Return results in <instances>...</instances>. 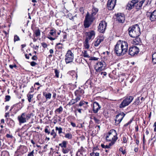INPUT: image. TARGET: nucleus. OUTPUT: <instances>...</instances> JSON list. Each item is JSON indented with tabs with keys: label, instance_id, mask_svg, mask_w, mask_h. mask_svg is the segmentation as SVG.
Returning <instances> with one entry per match:
<instances>
[{
	"label": "nucleus",
	"instance_id": "2",
	"mask_svg": "<svg viewBox=\"0 0 156 156\" xmlns=\"http://www.w3.org/2000/svg\"><path fill=\"white\" fill-rule=\"evenodd\" d=\"M129 34L130 37L133 38H137L138 40L140 41L138 38L140 34V29L139 26L137 24L133 25L129 28Z\"/></svg>",
	"mask_w": 156,
	"mask_h": 156
},
{
	"label": "nucleus",
	"instance_id": "57",
	"mask_svg": "<svg viewBox=\"0 0 156 156\" xmlns=\"http://www.w3.org/2000/svg\"><path fill=\"white\" fill-rule=\"evenodd\" d=\"M51 41H52L55 40L56 39V38H53L51 37L49 35L47 37Z\"/></svg>",
	"mask_w": 156,
	"mask_h": 156
},
{
	"label": "nucleus",
	"instance_id": "41",
	"mask_svg": "<svg viewBox=\"0 0 156 156\" xmlns=\"http://www.w3.org/2000/svg\"><path fill=\"white\" fill-rule=\"evenodd\" d=\"M76 96V98L75 99H74V101L75 103L77 102L78 101H80V97L79 95H75Z\"/></svg>",
	"mask_w": 156,
	"mask_h": 156
},
{
	"label": "nucleus",
	"instance_id": "55",
	"mask_svg": "<svg viewBox=\"0 0 156 156\" xmlns=\"http://www.w3.org/2000/svg\"><path fill=\"white\" fill-rule=\"evenodd\" d=\"M42 45L44 48H46L47 47V44L45 42H43L41 43Z\"/></svg>",
	"mask_w": 156,
	"mask_h": 156
},
{
	"label": "nucleus",
	"instance_id": "40",
	"mask_svg": "<svg viewBox=\"0 0 156 156\" xmlns=\"http://www.w3.org/2000/svg\"><path fill=\"white\" fill-rule=\"evenodd\" d=\"M75 103L74 101V99H71L69 103L67 104L68 105H72Z\"/></svg>",
	"mask_w": 156,
	"mask_h": 156
},
{
	"label": "nucleus",
	"instance_id": "59",
	"mask_svg": "<svg viewBox=\"0 0 156 156\" xmlns=\"http://www.w3.org/2000/svg\"><path fill=\"white\" fill-rule=\"evenodd\" d=\"M123 142L124 143H126L127 142V139L126 136H124L123 137Z\"/></svg>",
	"mask_w": 156,
	"mask_h": 156
},
{
	"label": "nucleus",
	"instance_id": "62",
	"mask_svg": "<svg viewBox=\"0 0 156 156\" xmlns=\"http://www.w3.org/2000/svg\"><path fill=\"white\" fill-rule=\"evenodd\" d=\"M145 3V5H147L148 3H149V4H150L151 3V1H149V0H145L144 2Z\"/></svg>",
	"mask_w": 156,
	"mask_h": 156
},
{
	"label": "nucleus",
	"instance_id": "53",
	"mask_svg": "<svg viewBox=\"0 0 156 156\" xmlns=\"http://www.w3.org/2000/svg\"><path fill=\"white\" fill-rule=\"evenodd\" d=\"M10 68L11 69H13V68H16L17 67V66L16 64H14L13 65H10L9 66Z\"/></svg>",
	"mask_w": 156,
	"mask_h": 156
},
{
	"label": "nucleus",
	"instance_id": "37",
	"mask_svg": "<svg viewBox=\"0 0 156 156\" xmlns=\"http://www.w3.org/2000/svg\"><path fill=\"white\" fill-rule=\"evenodd\" d=\"M50 134L51 135L53 136V138H55L57 135L56 133L55 132V130L54 129H53L51 130V132Z\"/></svg>",
	"mask_w": 156,
	"mask_h": 156
},
{
	"label": "nucleus",
	"instance_id": "32",
	"mask_svg": "<svg viewBox=\"0 0 156 156\" xmlns=\"http://www.w3.org/2000/svg\"><path fill=\"white\" fill-rule=\"evenodd\" d=\"M1 156H9V153L6 151H3L2 152Z\"/></svg>",
	"mask_w": 156,
	"mask_h": 156
},
{
	"label": "nucleus",
	"instance_id": "52",
	"mask_svg": "<svg viewBox=\"0 0 156 156\" xmlns=\"http://www.w3.org/2000/svg\"><path fill=\"white\" fill-rule=\"evenodd\" d=\"M133 120V119H131L128 122H127V123L125 124L124 126H128L132 122Z\"/></svg>",
	"mask_w": 156,
	"mask_h": 156
},
{
	"label": "nucleus",
	"instance_id": "58",
	"mask_svg": "<svg viewBox=\"0 0 156 156\" xmlns=\"http://www.w3.org/2000/svg\"><path fill=\"white\" fill-rule=\"evenodd\" d=\"M101 147L102 148H108V146L107 145H105L104 144H101Z\"/></svg>",
	"mask_w": 156,
	"mask_h": 156
},
{
	"label": "nucleus",
	"instance_id": "54",
	"mask_svg": "<svg viewBox=\"0 0 156 156\" xmlns=\"http://www.w3.org/2000/svg\"><path fill=\"white\" fill-rule=\"evenodd\" d=\"M98 59V58H96V57H90L89 59L90 60H97Z\"/></svg>",
	"mask_w": 156,
	"mask_h": 156
},
{
	"label": "nucleus",
	"instance_id": "20",
	"mask_svg": "<svg viewBox=\"0 0 156 156\" xmlns=\"http://www.w3.org/2000/svg\"><path fill=\"white\" fill-rule=\"evenodd\" d=\"M70 75L72 76L73 80H76L77 78V75L75 71H72L70 73Z\"/></svg>",
	"mask_w": 156,
	"mask_h": 156
},
{
	"label": "nucleus",
	"instance_id": "25",
	"mask_svg": "<svg viewBox=\"0 0 156 156\" xmlns=\"http://www.w3.org/2000/svg\"><path fill=\"white\" fill-rule=\"evenodd\" d=\"M63 111V108L62 106H60L59 108L56 109L55 111L56 113L60 114Z\"/></svg>",
	"mask_w": 156,
	"mask_h": 156
},
{
	"label": "nucleus",
	"instance_id": "8",
	"mask_svg": "<svg viewBox=\"0 0 156 156\" xmlns=\"http://www.w3.org/2000/svg\"><path fill=\"white\" fill-rule=\"evenodd\" d=\"M138 48L135 46L130 47L129 50V54L131 56H134L139 52Z\"/></svg>",
	"mask_w": 156,
	"mask_h": 156
},
{
	"label": "nucleus",
	"instance_id": "15",
	"mask_svg": "<svg viewBox=\"0 0 156 156\" xmlns=\"http://www.w3.org/2000/svg\"><path fill=\"white\" fill-rule=\"evenodd\" d=\"M94 15H92V14L90 15L88 12L86 16H85V19L87 20H89L91 23H92L94 19Z\"/></svg>",
	"mask_w": 156,
	"mask_h": 156
},
{
	"label": "nucleus",
	"instance_id": "34",
	"mask_svg": "<svg viewBox=\"0 0 156 156\" xmlns=\"http://www.w3.org/2000/svg\"><path fill=\"white\" fill-rule=\"evenodd\" d=\"M44 95L47 99H50L51 98V93H48L44 95Z\"/></svg>",
	"mask_w": 156,
	"mask_h": 156
},
{
	"label": "nucleus",
	"instance_id": "13",
	"mask_svg": "<svg viewBox=\"0 0 156 156\" xmlns=\"http://www.w3.org/2000/svg\"><path fill=\"white\" fill-rule=\"evenodd\" d=\"M101 108V106L96 101L94 102L93 103V110L94 113H97Z\"/></svg>",
	"mask_w": 156,
	"mask_h": 156
},
{
	"label": "nucleus",
	"instance_id": "1",
	"mask_svg": "<svg viewBox=\"0 0 156 156\" xmlns=\"http://www.w3.org/2000/svg\"><path fill=\"white\" fill-rule=\"evenodd\" d=\"M128 44L125 41H119L115 45L114 51L118 56H122L127 52Z\"/></svg>",
	"mask_w": 156,
	"mask_h": 156
},
{
	"label": "nucleus",
	"instance_id": "64",
	"mask_svg": "<svg viewBox=\"0 0 156 156\" xmlns=\"http://www.w3.org/2000/svg\"><path fill=\"white\" fill-rule=\"evenodd\" d=\"M44 132L45 133H47L48 134H49L50 132L48 131L47 128H45L44 129Z\"/></svg>",
	"mask_w": 156,
	"mask_h": 156
},
{
	"label": "nucleus",
	"instance_id": "49",
	"mask_svg": "<svg viewBox=\"0 0 156 156\" xmlns=\"http://www.w3.org/2000/svg\"><path fill=\"white\" fill-rule=\"evenodd\" d=\"M130 1L135 5L139 2V0H132Z\"/></svg>",
	"mask_w": 156,
	"mask_h": 156
},
{
	"label": "nucleus",
	"instance_id": "30",
	"mask_svg": "<svg viewBox=\"0 0 156 156\" xmlns=\"http://www.w3.org/2000/svg\"><path fill=\"white\" fill-rule=\"evenodd\" d=\"M82 53L83 54V56L84 57L87 58L90 57V56L87 53V51H84L83 52H82Z\"/></svg>",
	"mask_w": 156,
	"mask_h": 156
},
{
	"label": "nucleus",
	"instance_id": "48",
	"mask_svg": "<svg viewBox=\"0 0 156 156\" xmlns=\"http://www.w3.org/2000/svg\"><path fill=\"white\" fill-rule=\"evenodd\" d=\"M140 98L139 97L137 98L136 99L135 101V103L136 105H138L140 103Z\"/></svg>",
	"mask_w": 156,
	"mask_h": 156
},
{
	"label": "nucleus",
	"instance_id": "23",
	"mask_svg": "<svg viewBox=\"0 0 156 156\" xmlns=\"http://www.w3.org/2000/svg\"><path fill=\"white\" fill-rule=\"evenodd\" d=\"M90 156H99V153L96 152L95 148L93 150V152L90 154Z\"/></svg>",
	"mask_w": 156,
	"mask_h": 156
},
{
	"label": "nucleus",
	"instance_id": "50",
	"mask_svg": "<svg viewBox=\"0 0 156 156\" xmlns=\"http://www.w3.org/2000/svg\"><path fill=\"white\" fill-rule=\"evenodd\" d=\"M93 119L94 120V121L96 123L98 124L99 123L100 120L99 119H97L95 117H94Z\"/></svg>",
	"mask_w": 156,
	"mask_h": 156
},
{
	"label": "nucleus",
	"instance_id": "10",
	"mask_svg": "<svg viewBox=\"0 0 156 156\" xmlns=\"http://www.w3.org/2000/svg\"><path fill=\"white\" fill-rule=\"evenodd\" d=\"M95 32L94 30H91L88 32H86V39L90 41L94 39L95 35Z\"/></svg>",
	"mask_w": 156,
	"mask_h": 156
},
{
	"label": "nucleus",
	"instance_id": "4",
	"mask_svg": "<svg viewBox=\"0 0 156 156\" xmlns=\"http://www.w3.org/2000/svg\"><path fill=\"white\" fill-rule=\"evenodd\" d=\"M133 99V97L132 96L126 97L119 105V108H124L128 106L132 101Z\"/></svg>",
	"mask_w": 156,
	"mask_h": 156
},
{
	"label": "nucleus",
	"instance_id": "51",
	"mask_svg": "<svg viewBox=\"0 0 156 156\" xmlns=\"http://www.w3.org/2000/svg\"><path fill=\"white\" fill-rule=\"evenodd\" d=\"M85 104V101H81L79 104L80 106H81Z\"/></svg>",
	"mask_w": 156,
	"mask_h": 156
},
{
	"label": "nucleus",
	"instance_id": "56",
	"mask_svg": "<svg viewBox=\"0 0 156 156\" xmlns=\"http://www.w3.org/2000/svg\"><path fill=\"white\" fill-rule=\"evenodd\" d=\"M80 11L82 14H83L84 12V9L83 7H81L80 9Z\"/></svg>",
	"mask_w": 156,
	"mask_h": 156
},
{
	"label": "nucleus",
	"instance_id": "6",
	"mask_svg": "<svg viewBox=\"0 0 156 156\" xmlns=\"http://www.w3.org/2000/svg\"><path fill=\"white\" fill-rule=\"evenodd\" d=\"M74 58V54L71 50H68L66 55L65 60L66 63L67 64L72 62Z\"/></svg>",
	"mask_w": 156,
	"mask_h": 156
},
{
	"label": "nucleus",
	"instance_id": "39",
	"mask_svg": "<svg viewBox=\"0 0 156 156\" xmlns=\"http://www.w3.org/2000/svg\"><path fill=\"white\" fill-rule=\"evenodd\" d=\"M35 34L36 37L39 36L40 35V32L39 30H36L35 31Z\"/></svg>",
	"mask_w": 156,
	"mask_h": 156
},
{
	"label": "nucleus",
	"instance_id": "29",
	"mask_svg": "<svg viewBox=\"0 0 156 156\" xmlns=\"http://www.w3.org/2000/svg\"><path fill=\"white\" fill-rule=\"evenodd\" d=\"M70 150L69 149L66 147L63 148L62 149V151L64 154H66L68 153L69 151Z\"/></svg>",
	"mask_w": 156,
	"mask_h": 156
},
{
	"label": "nucleus",
	"instance_id": "33",
	"mask_svg": "<svg viewBox=\"0 0 156 156\" xmlns=\"http://www.w3.org/2000/svg\"><path fill=\"white\" fill-rule=\"evenodd\" d=\"M62 129L61 127H55V130L56 131L58 130V133L59 134H60L61 133H62Z\"/></svg>",
	"mask_w": 156,
	"mask_h": 156
},
{
	"label": "nucleus",
	"instance_id": "9",
	"mask_svg": "<svg viewBox=\"0 0 156 156\" xmlns=\"http://www.w3.org/2000/svg\"><path fill=\"white\" fill-rule=\"evenodd\" d=\"M106 26L107 23L105 22L101 21L98 27V31L101 33H103L106 29Z\"/></svg>",
	"mask_w": 156,
	"mask_h": 156
},
{
	"label": "nucleus",
	"instance_id": "35",
	"mask_svg": "<svg viewBox=\"0 0 156 156\" xmlns=\"http://www.w3.org/2000/svg\"><path fill=\"white\" fill-rule=\"evenodd\" d=\"M55 47L58 49H61L62 48V44L60 43L57 44Z\"/></svg>",
	"mask_w": 156,
	"mask_h": 156
},
{
	"label": "nucleus",
	"instance_id": "28",
	"mask_svg": "<svg viewBox=\"0 0 156 156\" xmlns=\"http://www.w3.org/2000/svg\"><path fill=\"white\" fill-rule=\"evenodd\" d=\"M56 33V30L53 29L50 30V32H49L50 34L52 36H54L55 35Z\"/></svg>",
	"mask_w": 156,
	"mask_h": 156
},
{
	"label": "nucleus",
	"instance_id": "16",
	"mask_svg": "<svg viewBox=\"0 0 156 156\" xmlns=\"http://www.w3.org/2000/svg\"><path fill=\"white\" fill-rule=\"evenodd\" d=\"M84 93V91L82 89L80 90H76L74 94L75 95H79L80 97H81V95L83 94Z\"/></svg>",
	"mask_w": 156,
	"mask_h": 156
},
{
	"label": "nucleus",
	"instance_id": "46",
	"mask_svg": "<svg viewBox=\"0 0 156 156\" xmlns=\"http://www.w3.org/2000/svg\"><path fill=\"white\" fill-rule=\"evenodd\" d=\"M34 150H33L32 151L29 152L28 154H27V156H34Z\"/></svg>",
	"mask_w": 156,
	"mask_h": 156
},
{
	"label": "nucleus",
	"instance_id": "36",
	"mask_svg": "<svg viewBox=\"0 0 156 156\" xmlns=\"http://www.w3.org/2000/svg\"><path fill=\"white\" fill-rule=\"evenodd\" d=\"M33 94H28L27 95L28 100L29 102L31 101V99L33 98Z\"/></svg>",
	"mask_w": 156,
	"mask_h": 156
},
{
	"label": "nucleus",
	"instance_id": "21",
	"mask_svg": "<svg viewBox=\"0 0 156 156\" xmlns=\"http://www.w3.org/2000/svg\"><path fill=\"white\" fill-rule=\"evenodd\" d=\"M152 61L154 64H156V51L152 55Z\"/></svg>",
	"mask_w": 156,
	"mask_h": 156
},
{
	"label": "nucleus",
	"instance_id": "22",
	"mask_svg": "<svg viewBox=\"0 0 156 156\" xmlns=\"http://www.w3.org/2000/svg\"><path fill=\"white\" fill-rule=\"evenodd\" d=\"M89 40L85 39L83 45L86 49H88L90 47V45L89 44Z\"/></svg>",
	"mask_w": 156,
	"mask_h": 156
},
{
	"label": "nucleus",
	"instance_id": "19",
	"mask_svg": "<svg viewBox=\"0 0 156 156\" xmlns=\"http://www.w3.org/2000/svg\"><path fill=\"white\" fill-rule=\"evenodd\" d=\"M84 25L85 28H87L89 27L91 23L90 21L85 19L84 21Z\"/></svg>",
	"mask_w": 156,
	"mask_h": 156
},
{
	"label": "nucleus",
	"instance_id": "11",
	"mask_svg": "<svg viewBox=\"0 0 156 156\" xmlns=\"http://www.w3.org/2000/svg\"><path fill=\"white\" fill-rule=\"evenodd\" d=\"M116 0H108V2L107 7L109 10L113 9L115 5Z\"/></svg>",
	"mask_w": 156,
	"mask_h": 156
},
{
	"label": "nucleus",
	"instance_id": "63",
	"mask_svg": "<svg viewBox=\"0 0 156 156\" xmlns=\"http://www.w3.org/2000/svg\"><path fill=\"white\" fill-rule=\"evenodd\" d=\"M37 57L36 55H34L32 58V59L33 60H36L37 59Z\"/></svg>",
	"mask_w": 156,
	"mask_h": 156
},
{
	"label": "nucleus",
	"instance_id": "17",
	"mask_svg": "<svg viewBox=\"0 0 156 156\" xmlns=\"http://www.w3.org/2000/svg\"><path fill=\"white\" fill-rule=\"evenodd\" d=\"M135 7V5L131 1H129L127 4L126 8L129 10H130Z\"/></svg>",
	"mask_w": 156,
	"mask_h": 156
},
{
	"label": "nucleus",
	"instance_id": "24",
	"mask_svg": "<svg viewBox=\"0 0 156 156\" xmlns=\"http://www.w3.org/2000/svg\"><path fill=\"white\" fill-rule=\"evenodd\" d=\"M103 41L102 39H98L96 41L94 44V45L95 47L98 46L101 41Z\"/></svg>",
	"mask_w": 156,
	"mask_h": 156
},
{
	"label": "nucleus",
	"instance_id": "44",
	"mask_svg": "<svg viewBox=\"0 0 156 156\" xmlns=\"http://www.w3.org/2000/svg\"><path fill=\"white\" fill-rule=\"evenodd\" d=\"M11 98L9 95H6L5 97V101H9Z\"/></svg>",
	"mask_w": 156,
	"mask_h": 156
},
{
	"label": "nucleus",
	"instance_id": "14",
	"mask_svg": "<svg viewBox=\"0 0 156 156\" xmlns=\"http://www.w3.org/2000/svg\"><path fill=\"white\" fill-rule=\"evenodd\" d=\"M145 1V0H141L137 3L135 5V7L137 10L141 9L143 4L144 2Z\"/></svg>",
	"mask_w": 156,
	"mask_h": 156
},
{
	"label": "nucleus",
	"instance_id": "31",
	"mask_svg": "<svg viewBox=\"0 0 156 156\" xmlns=\"http://www.w3.org/2000/svg\"><path fill=\"white\" fill-rule=\"evenodd\" d=\"M98 68L97 69H96L95 68L96 72L95 73H96L100 72L103 69V67H101V66H98Z\"/></svg>",
	"mask_w": 156,
	"mask_h": 156
},
{
	"label": "nucleus",
	"instance_id": "61",
	"mask_svg": "<svg viewBox=\"0 0 156 156\" xmlns=\"http://www.w3.org/2000/svg\"><path fill=\"white\" fill-rule=\"evenodd\" d=\"M37 64V63L34 62H32L30 63L31 66H35Z\"/></svg>",
	"mask_w": 156,
	"mask_h": 156
},
{
	"label": "nucleus",
	"instance_id": "45",
	"mask_svg": "<svg viewBox=\"0 0 156 156\" xmlns=\"http://www.w3.org/2000/svg\"><path fill=\"white\" fill-rule=\"evenodd\" d=\"M119 151H121L122 152V154H124L126 153V151L125 150H123V149L122 147H121L119 149Z\"/></svg>",
	"mask_w": 156,
	"mask_h": 156
},
{
	"label": "nucleus",
	"instance_id": "12",
	"mask_svg": "<svg viewBox=\"0 0 156 156\" xmlns=\"http://www.w3.org/2000/svg\"><path fill=\"white\" fill-rule=\"evenodd\" d=\"M125 16L123 14L119 13L116 16V20L119 23H122L125 21Z\"/></svg>",
	"mask_w": 156,
	"mask_h": 156
},
{
	"label": "nucleus",
	"instance_id": "38",
	"mask_svg": "<svg viewBox=\"0 0 156 156\" xmlns=\"http://www.w3.org/2000/svg\"><path fill=\"white\" fill-rule=\"evenodd\" d=\"M54 70H55V76L57 78H58L59 71L56 69H55Z\"/></svg>",
	"mask_w": 156,
	"mask_h": 156
},
{
	"label": "nucleus",
	"instance_id": "5",
	"mask_svg": "<svg viewBox=\"0 0 156 156\" xmlns=\"http://www.w3.org/2000/svg\"><path fill=\"white\" fill-rule=\"evenodd\" d=\"M30 114H26L25 113H23L20 116L18 117V119L20 124L24 123L26 122V120L29 119L30 117Z\"/></svg>",
	"mask_w": 156,
	"mask_h": 156
},
{
	"label": "nucleus",
	"instance_id": "60",
	"mask_svg": "<svg viewBox=\"0 0 156 156\" xmlns=\"http://www.w3.org/2000/svg\"><path fill=\"white\" fill-rule=\"evenodd\" d=\"M116 142V141H112V140H111V143H110L109 144V145L110 146H112V145H113L115 143V142Z\"/></svg>",
	"mask_w": 156,
	"mask_h": 156
},
{
	"label": "nucleus",
	"instance_id": "3",
	"mask_svg": "<svg viewBox=\"0 0 156 156\" xmlns=\"http://www.w3.org/2000/svg\"><path fill=\"white\" fill-rule=\"evenodd\" d=\"M106 138L108 141H116L118 139L116 131L114 129L111 130L107 133Z\"/></svg>",
	"mask_w": 156,
	"mask_h": 156
},
{
	"label": "nucleus",
	"instance_id": "42",
	"mask_svg": "<svg viewBox=\"0 0 156 156\" xmlns=\"http://www.w3.org/2000/svg\"><path fill=\"white\" fill-rule=\"evenodd\" d=\"M96 66L103 67V62H98L97 63Z\"/></svg>",
	"mask_w": 156,
	"mask_h": 156
},
{
	"label": "nucleus",
	"instance_id": "7",
	"mask_svg": "<svg viewBox=\"0 0 156 156\" xmlns=\"http://www.w3.org/2000/svg\"><path fill=\"white\" fill-rule=\"evenodd\" d=\"M125 115L126 114L123 112H121L117 115L115 119V125L117 126L119 125L121 122Z\"/></svg>",
	"mask_w": 156,
	"mask_h": 156
},
{
	"label": "nucleus",
	"instance_id": "43",
	"mask_svg": "<svg viewBox=\"0 0 156 156\" xmlns=\"http://www.w3.org/2000/svg\"><path fill=\"white\" fill-rule=\"evenodd\" d=\"M84 151V148L83 147H81L80 149H79L78 152H80L81 154Z\"/></svg>",
	"mask_w": 156,
	"mask_h": 156
},
{
	"label": "nucleus",
	"instance_id": "18",
	"mask_svg": "<svg viewBox=\"0 0 156 156\" xmlns=\"http://www.w3.org/2000/svg\"><path fill=\"white\" fill-rule=\"evenodd\" d=\"M68 143V142L66 141H63L61 143L59 144V146H60L62 149L65 148L67 147V145Z\"/></svg>",
	"mask_w": 156,
	"mask_h": 156
},
{
	"label": "nucleus",
	"instance_id": "27",
	"mask_svg": "<svg viewBox=\"0 0 156 156\" xmlns=\"http://www.w3.org/2000/svg\"><path fill=\"white\" fill-rule=\"evenodd\" d=\"M65 137L68 139H71L72 136V134L70 133H67L65 134Z\"/></svg>",
	"mask_w": 156,
	"mask_h": 156
},
{
	"label": "nucleus",
	"instance_id": "47",
	"mask_svg": "<svg viewBox=\"0 0 156 156\" xmlns=\"http://www.w3.org/2000/svg\"><path fill=\"white\" fill-rule=\"evenodd\" d=\"M20 40V38L17 35H15L14 37V41L16 42V41H19Z\"/></svg>",
	"mask_w": 156,
	"mask_h": 156
},
{
	"label": "nucleus",
	"instance_id": "26",
	"mask_svg": "<svg viewBox=\"0 0 156 156\" xmlns=\"http://www.w3.org/2000/svg\"><path fill=\"white\" fill-rule=\"evenodd\" d=\"M98 11V9L94 7L92 9V15L95 16Z\"/></svg>",
	"mask_w": 156,
	"mask_h": 156
}]
</instances>
